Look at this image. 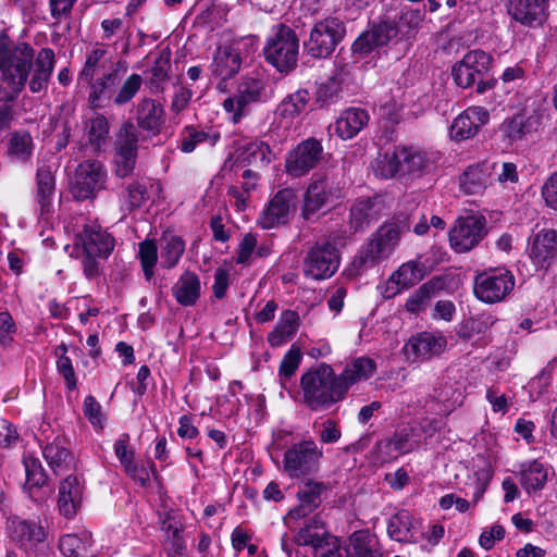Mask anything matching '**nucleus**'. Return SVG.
I'll return each instance as SVG.
<instances>
[{
    "label": "nucleus",
    "mask_w": 557,
    "mask_h": 557,
    "mask_svg": "<svg viewBox=\"0 0 557 557\" xmlns=\"http://www.w3.org/2000/svg\"><path fill=\"white\" fill-rule=\"evenodd\" d=\"M497 170L491 161L470 165L460 176V188L468 195H476L494 182Z\"/></svg>",
    "instance_id": "25"
},
{
    "label": "nucleus",
    "mask_w": 557,
    "mask_h": 557,
    "mask_svg": "<svg viewBox=\"0 0 557 557\" xmlns=\"http://www.w3.org/2000/svg\"><path fill=\"white\" fill-rule=\"evenodd\" d=\"M421 429L418 426L403 428L391 437L376 443L373 454L377 462L384 463L409 454L420 446Z\"/></svg>",
    "instance_id": "11"
},
{
    "label": "nucleus",
    "mask_w": 557,
    "mask_h": 557,
    "mask_svg": "<svg viewBox=\"0 0 557 557\" xmlns=\"http://www.w3.org/2000/svg\"><path fill=\"white\" fill-rule=\"evenodd\" d=\"M398 156L401 160L403 175L421 176L432 169L436 157L413 146H398Z\"/></svg>",
    "instance_id": "24"
},
{
    "label": "nucleus",
    "mask_w": 557,
    "mask_h": 557,
    "mask_svg": "<svg viewBox=\"0 0 557 557\" xmlns=\"http://www.w3.org/2000/svg\"><path fill=\"white\" fill-rule=\"evenodd\" d=\"M84 486L76 475H67L59 486L58 508L65 518H73L81 508Z\"/></svg>",
    "instance_id": "28"
},
{
    "label": "nucleus",
    "mask_w": 557,
    "mask_h": 557,
    "mask_svg": "<svg viewBox=\"0 0 557 557\" xmlns=\"http://www.w3.org/2000/svg\"><path fill=\"white\" fill-rule=\"evenodd\" d=\"M536 126V117L527 116L525 114H517L512 119L503 123L502 131L512 143L524 138L529 133L535 131Z\"/></svg>",
    "instance_id": "43"
},
{
    "label": "nucleus",
    "mask_w": 557,
    "mask_h": 557,
    "mask_svg": "<svg viewBox=\"0 0 557 557\" xmlns=\"http://www.w3.org/2000/svg\"><path fill=\"white\" fill-rule=\"evenodd\" d=\"M374 371L375 363L370 358L359 357L347 363L344 371L337 375L345 396L354 384L369 379Z\"/></svg>",
    "instance_id": "37"
},
{
    "label": "nucleus",
    "mask_w": 557,
    "mask_h": 557,
    "mask_svg": "<svg viewBox=\"0 0 557 557\" xmlns=\"http://www.w3.org/2000/svg\"><path fill=\"white\" fill-rule=\"evenodd\" d=\"M339 267V253L330 242H318L304 259V274L313 280H325L335 274Z\"/></svg>",
    "instance_id": "10"
},
{
    "label": "nucleus",
    "mask_w": 557,
    "mask_h": 557,
    "mask_svg": "<svg viewBox=\"0 0 557 557\" xmlns=\"http://www.w3.org/2000/svg\"><path fill=\"white\" fill-rule=\"evenodd\" d=\"M144 79L139 74L133 73L122 83L115 91L112 103L121 107L131 102L143 86Z\"/></svg>",
    "instance_id": "54"
},
{
    "label": "nucleus",
    "mask_w": 557,
    "mask_h": 557,
    "mask_svg": "<svg viewBox=\"0 0 557 557\" xmlns=\"http://www.w3.org/2000/svg\"><path fill=\"white\" fill-rule=\"evenodd\" d=\"M172 295L184 307L196 305L201 295V282L193 271H184L172 286Z\"/></svg>",
    "instance_id": "33"
},
{
    "label": "nucleus",
    "mask_w": 557,
    "mask_h": 557,
    "mask_svg": "<svg viewBox=\"0 0 557 557\" xmlns=\"http://www.w3.org/2000/svg\"><path fill=\"white\" fill-rule=\"evenodd\" d=\"M297 195L292 188H283L274 194L258 218V224L270 230L288 222L296 210Z\"/></svg>",
    "instance_id": "15"
},
{
    "label": "nucleus",
    "mask_w": 557,
    "mask_h": 557,
    "mask_svg": "<svg viewBox=\"0 0 557 557\" xmlns=\"http://www.w3.org/2000/svg\"><path fill=\"white\" fill-rule=\"evenodd\" d=\"M55 193V178L50 166L40 165L36 173V205L38 216L48 220L53 213V197Z\"/></svg>",
    "instance_id": "23"
},
{
    "label": "nucleus",
    "mask_w": 557,
    "mask_h": 557,
    "mask_svg": "<svg viewBox=\"0 0 557 557\" xmlns=\"http://www.w3.org/2000/svg\"><path fill=\"white\" fill-rule=\"evenodd\" d=\"M447 347L446 337L440 332H421L411 336L404 350L412 361H424L441 355Z\"/></svg>",
    "instance_id": "18"
},
{
    "label": "nucleus",
    "mask_w": 557,
    "mask_h": 557,
    "mask_svg": "<svg viewBox=\"0 0 557 557\" xmlns=\"http://www.w3.org/2000/svg\"><path fill=\"white\" fill-rule=\"evenodd\" d=\"M298 51L295 32L285 24L274 25L263 49L265 60L280 72H288L297 64Z\"/></svg>",
    "instance_id": "4"
},
{
    "label": "nucleus",
    "mask_w": 557,
    "mask_h": 557,
    "mask_svg": "<svg viewBox=\"0 0 557 557\" xmlns=\"http://www.w3.org/2000/svg\"><path fill=\"white\" fill-rule=\"evenodd\" d=\"M139 134L136 126L124 123L116 135L114 153V174L120 178L131 176L135 170L138 153Z\"/></svg>",
    "instance_id": "9"
},
{
    "label": "nucleus",
    "mask_w": 557,
    "mask_h": 557,
    "mask_svg": "<svg viewBox=\"0 0 557 557\" xmlns=\"http://www.w3.org/2000/svg\"><path fill=\"white\" fill-rule=\"evenodd\" d=\"M492 57L483 50H472L454 65L455 83L462 88L472 86L476 79L485 77L491 69Z\"/></svg>",
    "instance_id": "17"
},
{
    "label": "nucleus",
    "mask_w": 557,
    "mask_h": 557,
    "mask_svg": "<svg viewBox=\"0 0 557 557\" xmlns=\"http://www.w3.org/2000/svg\"><path fill=\"white\" fill-rule=\"evenodd\" d=\"M265 86V81L259 76L240 79L236 92L223 101V109L232 114V122L238 123L247 114L249 104L262 101Z\"/></svg>",
    "instance_id": "8"
},
{
    "label": "nucleus",
    "mask_w": 557,
    "mask_h": 557,
    "mask_svg": "<svg viewBox=\"0 0 557 557\" xmlns=\"http://www.w3.org/2000/svg\"><path fill=\"white\" fill-rule=\"evenodd\" d=\"M24 467L26 472V482L30 487H39L46 483L47 475L45 469L35 457H25Z\"/></svg>",
    "instance_id": "59"
},
{
    "label": "nucleus",
    "mask_w": 557,
    "mask_h": 557,
    "mask_svg": "<svg viewBox=\"0 0 557 557\" xmlns=\"http://www.w3.org/2000/svg\"><path fill=\"white\" fill-rule=\"evenodd\" d=\"M171 58L170 53L162 51L154 59L150 69V76L148 77L147 85L152 94L163 92L165 84L170 79Z\"/></svg>",
    "instance_id": "40"
},
{
    "label": "nucleus",
    "mask_w": 557,
    "mask_h": 557,
    "mask_svg": "<svg viewBox=\"0 0 557 557\" xmlns=\"http://www.w3.org/2000/svg\"><path fill=\"white\" fill-rule=\"evenodd\" d=\"M158 523L162 536L184 532L185 529L180 516L172 509L160 511L158 513Z\"/></svg>",
    "instance_id": "60"
},
{
    "label": "nucleus",
    "mask_w": 557,
    "mask_h": 557,
    "mask_svg": "<svg viewBox=\"0 0 557 557\" xmlns=\"http://www.w3.org/2000/svg\"><path fill=\"white\" fill-rule=\"evenodd\" d=\"M323 158V147L315 138L300 141L285 159V170L292 177H301L318 166Z\"/></svg>",
    "instance_id": "14"
},
{
    "label": "nucleus",
    "mask_w": 557,
    "mask_h": 557,
    "mask_svg": "<svg viewBox=\"0 0 557 557\" xmlns=\"http://www.w3.org/2000/svg\"><path fill=\"white\" fill-rule=\"evenodd\" d=\"M368 122L369 114L366 110L360 108H349L336 120L334 131L342 139H351L368 124Z\"/></svg>",
    "instance_id": "36"
},
{
    "label": "nucleus",
    "mask_w": 557,
    "mask_h": 557,
    "mask_svg": "<svg viewBox=\"0 0 557 557\" xmlns=\"http://www.w3.org/2000/svg\"><path fill=\"white\" fill-rule=\"evenodd\" d=\"M237 160L246 162L248 164H260L262 166L268 165L271 162V149L268 144L263 141H249L240 147Z\"/></svg>",
    "instance_id": "47"
},
{
    "label": "nucleus",
    "mask_w": 557,
    "mask_h": 557,
    "mask_svg": "<svg viewBox=\"0 0 557 557\" xmlns=\"http://www.w3.org/2000/svg\"><path fill=\"white\" fill-rule=\"evenodd\" d=\"M322 448L313 440L294 444L284 454V469L290 478H302L318 470Z\"/></svg>",
    "instance_id": "7"
},
{
    "label": "nucleus",
    "mask_w": 557,
    "mask_h": 557,
    "mask_svg": "<svg viewBox=\"0 0 557 557\" xmlns=\"http://www.w3.org/2000/svg\"><path fill=\"white\" fill-rule=\"evenodd\" d=\"M88 141L95 149H100L109 135V122L102 114L91 117L87 124Z\"/></svg>",
    "instance_id": "55"
},
{
    "label": "nucleus",
    "mask_w": 557,
    "mask_h": 557,
    "mask_svg": "<svg viewBox=\"0 0 557 557\" xmlns=\"http://www.w3.org/2000/svg\"><path fill=\"white\" fill-rule=\"evenodd\" d=\"M34 143L30 134L26 131H15L11 134L8 143V157L12 161L25 163L30 160Z\"/></svg>",
    "instance_id": "41"
},
{
    "label": "nucleus",
    "mask_w": 557,
    "mask_h": 557,
    "mask_svg": "<svg viewBox=\"0 0 557 557\" xmlns=\"http://www.w3.org/2000/svg\"><path fill=\"white\" fill-rule=\"evenodd\" d=\"M107 50L95 48L86 55V61L78 75V79L84 83H91L100 71L106 69Z\"/></svg>",
    "instance_id": "51"
},
{
    "label": "nucleus",
    "mask_w": 557,
    "mask_h": 557,
    "mask_svg": "<svg viewBox=\"0 0 557 557\" xmlns=\"http://www.w3.org/2000/svg\"><path fill=\"white\" fill-rule=\"evenodd\" d=\"M380 208L373 199H360L350 209V224L355 231L363 230L379 219Z\"/></svg>",
    "instance_id": "42"
},
{
    "label": "nucleus",
    "mask_w": 557,
    "mask_h": 557,
    "mask_svg": "<svg viewBox=\"0 0 557 557\" xmlns=\"http://www.w3.org/2000/svg\"><path fill=\"white\" fill-rule=\"evenodd\" d=\"M424 276V267L417 260L408 261L401 264L389 277L385 298H392L404 289H407L419 283Z\"/></svg>",
    "instance_id": "26"
},
{
    "label": "nucleus",
    "mask_w": 557,
    "mask_h": 557,
    "mask_svg": "<svg viewBox=\"0 0 557 557\" xmlns=\"http://www.w3.org/2000/svg\"><path fill=\"white\" fill-rule=\"evenodd\" d=\"M341 198V188L329 176L312 181L305 194L301 215L305 220H313L319 211L331 206Z\"/></svg>",
    "instance_id": "13"
},
{
    "label": "nucleus",
    "mask_w": 557,
    "mask_h": 557,
    "mask_svg": "<svg viewBox=\"0 0 557 557\" xmlns=\"http://www.w3.org/2000/svg\"><path fill=\"white\" fill-rule=\"evenodd\" d=\"M557 256V232L555 230H542L533 238L530 247V258L541 267H547L549 261Z\"/></svg>",
    "instance_id": "32"
},
{
    "label": "nucleus",
    "mask_w": 557,
    "mask_h": 557,
    "mask_svg": "<svg viewBox=\"0 0 557 557\" xmlns=\"http://www.w3.org/2000/svg\"><path fill=\"white\" fill-rule=\"evenodd\" d=\"M148 190L145 184L134 182L127 185L123 196L121 209L124 213H131L140 208L148 200Z\"/></svg>",
    "instance_id": "52"
},
{
    "label": "nucleus",
    "mask_w": 557,
    "mask_h": 557,
    "mask_svg": "<svg viewBox=\"0 0 557 557\" xmlns=\"http://www.w3.org/2000/svg\"><path fill=\"white\" fill-rule=\"evenodd\" d=\"M161 246L164 267L168 269L175 267L185 251L184 240L174 233L166 232L161 237Z\"/></svg>",
    "instance_id": "46"
},
{
    "label": "nucleus",
    "mask_w": 557,
    "mask_h": 557,
    "mask_svg": "<svg viewBox=\"0 0 557 557\" xmlns=\"http://www.w3.org/2000/svg\"><path fill=\"white\" fill-rule=\"evenodd\" d=\"M325 530L323 522L314 517L312 521L300 530L299 539L305 545L321 547L324 541Z\"/></svg>",
    "instance_id": "58"
},
{
    "label": "nucleus",
    "mask_w": 557,
    "mask_h": 557,
    "mask_svg": "<svg viewBox=\"0 0 557 557\" xmlns=\"http://www.w3.org/2000/svg\"><path fill=\"white\" fill-rule=\"evenodd\" d=\"M444 283L440 277H434L422 284L406 301V309L417 313L423 310L430 300L443 288Z\"/></svg>",
    "instance_id": "39"
},
{
    "label": "nucleus",
    "mask_w": 557,
    "mask_h": 557,
    "mask_svg": "<svg viewBox=\"0 0 557 557\" xmlns=\"http://www.w3.org/2000/svg\"><path fill=\"white\" fill-rule=\"evenodd\" d=\"M304 404L313 411L331 408L346 396L333 368L326 363L312 367L301 375Z\"/></svg>",
    "instance_id": "2"
},
{
    "label": "nucleus",
    "mask_w": 557,
    "mask_h": 557,
    "mask_svg": "<svg viewBox=\"0 0 557 557\" xmlns=\"http://www.w3.org/2000/svg\"><path fill=\"white\" fill-rule=\"evenodd\" d=\"M165 122L163 106L151 98H143L136 107L137 126L149 135L156 136L161 132Z\"/></svg>",
    "instance_id": "27"
},
{
    "label": "nucleus",
    "mask_w": 557,
    "mask_h": 557,
    "mask_svg": "<svg viewBox=\"0 0 557 557\" xmlns=\"http://www.w3.org/2000/svg\"><path fill=\"white\" fill-rule=\"evenodd\" d=\"M7 529L13 541L25 549H32L42 543L47 533L42 525L35 521L12 517L8 519Z\"/></svg>",
    "instance_id": "22"
},
{
    "label": "nucleus",
    "mask_w": 557,
    "mask_h": 557,
    "mask_svg": "<svg viewBox=\"0 0 557 557\" xmlns=\"http://www.w3.org/2000/svg\"><path fill=\"white\" fill-rule=\"evenodd\" d=\"M411 516L406 510H400L393 515L387 523V533L391 539L398 542L412 541Z\"/></svg>",
    "instance_id": "48"
},
{
    "label": "nucleus",
    "mask_w": 557,
    "mask_h": 557,
    "mask_svg": "<svg viewBox=\"0 0 557 557\" xmlns=\"http://www.w3.org/2000/svg\"><path fill=\"white\" fill-rule=\"evenodd\" d=\"M548 0H507V13L516 23L535 28L547 17Z\"/></svg>",
    "instance_id": "19"
},
{
    "label": "nucleus",
    "mask_w": 557,
    "mask_h": 557,
    "mask_svg": "<svg viewBox=\"0 0 557 557\" xmlns=\"http://www.w3.org/2000/svg\"><path fill=\"white\" fill-rule=\"evenodd\" d=\"M488 119L490 113L483 107H469L453 121L450 137L455 140L471 138Z\"/></svg>",
    "instance_id": "21"
},
{
    "label": "nucleus",
    "mask_w": 557,
    "mask_h": 557,
    "mask_svg": "<svg viewBox=\"0 0 557 557\" xmlns=\"http://www.w3.org/2000/svg\"><path fill=\"white\" fill-rule=\"evenodd\" d=\"M91 546V533L83 531L65 534L59 541V549L64 557H81Z\"/></svg>",
    "instance_id": "44"
},
{
    "label": "nucleus",
    "mask_w": 557,
    "mask_h": 557,
    "mask_svg": "<svg viewBox=\"0 0 557 557\" xmlns=\"http://www.w3.org/2000/svg\"><path fill=\"white\" fill-rule=\"evenodd\" d=\"M425 18V13L419 9H405L399 14L398 34L410 39L416 36Z\"/></svg>",
    "instance_id": "50"
},
{
    "label": "nucleus",
    "mask_w": 557,
    "mask_h": 557,
    "mask_svg": "<svg viewBox=\"0 0 557 557\" xmlns=\"http://www.w3.org/2000/svg\"><path fill=\"white\" fill-rule=\"evenodd\" d=\"M83 251L107 259L114 248V238L97 223L85 224L78 235Z\"/></svg>",
    "instance_id": "20"
},
{
    "label": "nucleus",
    "mask_w": 557,
    "mask_h": 557,
    "mask_svg": "<svg viewBox=\"0 0 557 557\" xmlns=\"http://www.w3.org/2000/svg\"><path fill=\"white\" fill-rule=\"evenodd\" d=\"M220 138V135L214 133L210 134L205 131L196 129L193 126H188L184 129L181 139L182 151L189 153L193 152L196 147L205 141H208L213 146Z\"/></svg>",
    "instance_id": "53"
},
{
    "label": "nucleus",
    "mask_w": 557,
    "mask_h": 557,
    "mask_svg": "<svg viewBox=\"0 0 557 557\" xmlns=\"http://www.w3.org/2000/svg\"><path fill=\"white\" fill-rule=\"evenodd\" d=\"M42 456L55 474L70 471L74 466V456L70 451L69 442L63 436H57L42 447Z\"/></svg>",
    "instance_id": "29"
},
{
    "label": "nucleus",
    "mask_w": 557,
    "mask_h": 557,
    "mask_svg": "<svg viewBox=\"0 0 557 557\" xmlns=\"http://www.w3.org/2000/svg\"><path fill=\"white\" fill-rule=\"evenodd\" d=\"M54 64L55 53L51 48H41L36 53L28 42L0 33V101H14L26 83L30 92H46Z\"/></svg>",
    "instance_id": "1"
},
{
    "label": "nucleus",
    "mask_w": 557,
    "mask_h": 557,
    "mask_svg": "<svg viewBox=\"0 0 557 557\" xmlns=\"http://www.w3.org/2000/svg\"><path fill=\"white\" fill-rule=\"evenodd\" d=\"M242 66V58L237 49L232 46H220L210 64L212 75L221 78L228 79L236 75Z\"/></svg>",
    "instance_id": "30"
},
{
    "label": "nucleus",
    "mask_w": 557,
    "mask_h": 557,
    "mask_svg": "<svg viewBox=\"0 0 557 557\" xmlns=\"http://www.w3.org/2000/svg\"><path fill=\"white\" fill-rule=\"evenodd\" d=\"M407 230H409V224L406 218H397L391 222L384 223L372 234L367 243L361 246L351 262L350 271L358 275L388 258L398 245L400 235Z\"/></svg>",
    "instance_id": "3"
},
{
    "label": "nucleus",
    "mask_w": 557,
    "mask_h": 557,
    "mask_svg": "<svg viewBox=\"0 0 557 557\" xmlns=\"http://www.w3.org/2000/svg\"><path fill=\"white\" fill-rule=\"evenodd\" d=\"M57 370L63 376L66 387L71 391H74L77 387V380L75 375V371L72 364V360L66 355L67 347L65 344H61L57 347Z\"/></svg>",
    "instance_id": "56"
},
{
    "label": "nucleus",
    "mask_w": 557,
    "mask_h": 557,
    "mask_svg": "<svg viewBox=\"0 0 557 557\" xmlns=\"http://www.w3.org/2000/svg\"><path fill=\"white\" fill-rule=\"evenodd\" d=\"M375 542L366 535H356L352 540L354 557H382Z\"/></svg>",
    "instance_id": "63"
},
{
    "label": "nucleus",
    "mask_w": 557,
    "mask_h": 557,
    "mask_svg": "<svg viewBox=\"0 0 557 557\" xmlns=\"http://www.w3.org/2000/svg\"><path fill=\"white\" fill-rule=\"evenodd\" d=\"M346 34L345 24L337 17H326L317 22L305 41L306 52L315 59L330 57Z\"/></svg>",
    "instance_id": "5"
},
{
    "label": "nucleus",
    "mask_w": 557,
    "mask_h": 557,
    "mask_svg": "<svg viewBox=\"0 0 557 557\" xmlns=\"http://www.w3.org/2000/svg\"><path fill=\"white\" fill-rule=\"evenodd\" d=\"M300 360L301 355L298 348L292 347L285 354L280 364V379L283 386L285 385V381L289 380L295 374Z\"/></svg>",
    "instance_id": "62"
},
{
    "label": "nucleus",
    "mask_w": 557,
    "mask_h": 557,
    "mask_svg": "<svg viewBox=\"0 0 557 557\" xmlns=\"http://www.w3.org/2000/svg\"><path fill=\"white\" fill-rule=\"evenodd\" d=\"M325 488V485L321 482L307 481L298 491L299 504L289 511V516L299 519L310 515L320 506L321 495Z\"/></svg>",
    "instance_id": "35"
},
{
    "label": "nucleus",
    "mask_w": 557,
    "mask_h": 557,
    "mask_svg": "<svg viewBox=\"0 0 557 557\" xmlns=\"http://www.w3.org/2000/svg\"><path fill=\"white\" fill-rule=\"evenodd\" d=\"M162 547L168 557H186L187 544L184 532L162 536Z\"/></svg>",
    "instance_id": "61"
},
{
    "label": "nucleus",
    "mask_w": 557,
    "mask_h": 557,
    "mask_svg": "<svg viewBox=\"0 0 557 557\" xmlns=\"http://www.w3.org/2000/svg\"><path fill=\"white\" fill-rule=\"evenodd\" d=\"M486 221L482 215L460 216L449 231V243L454 251L468 252L486 236Z\"/></svg>",
    "instance_id": "12"
},
{
    "label": "nucleus",
    "mask_w": 557,
    "mask_h": 557,
    "mask_svg": "<svg viewBox=\"0 0 557 557\" xmlns=\"http://www.w3.org/2000/svg\"><path fill=\"white\" fill-rule=\"evenodd\" d=\"M119 82L117 70L103 73L97 79L94 78L88 94V104L91 109H101L112 102L113 88Z\"/></svg>",
    "instance_id": "31"
},
{
    "label": "nucleus",
    "mask_w": 557,
    "mask_h": 557,
    "mask_svg": "<svg viewBox=\"0 0 557 557\" xmlns=\"http://www.w3.org/2000/svg\"><path fill=\"white\" fill-rule=\"evenodd\" d=\"M373 32L376 42L381 46L388 44L393 38L398 35V27L396 22L384 20L379 24H375L371 27Z\"/></svg>",
    "instance_id": "64"
},
{
    "label": "nucleus",
    "mask_w": 557,
    "mask_h": 557,
    "mask_svg": "<svg viewBox=\"0 0 557 557\" xmlns=\"http://www.w3.org/2000/svg\"><path fill=\"white\" fill-rule=\"evenodd\" d=\"M376 177L388 180L397 174L403 175L398 146L392 152L380 153L372 164Z\"/></svg>",
    "instance_id": "45"
},
{
    "label": "nucleus",
    "mask_w": 557,
    "mask_h": 557,
    "mask_svg": "<svg viewBox=\"0 0 557 557\" xmlns=\"http://www.w3.org/2000/svg\"><path fill=\"white\" fill-rule=\"evenodd\" d=\"M515 276L504 268H496L478 273L473 281L474 296L485 304H496L506 298L513 289Z\"/></svg>",
    "instance_id": "6"
},
{
    "label": "nucleus",
    "mask_w": 557,
    "mask_h": 557,
    "mask_svg": "<svg viewBox=\"0 0 557 557\" xmlns=\"http://www.w3.org/2000/svg\"><path fill=\"white\" fill-rule=\"evenodd\" d=\"M107 171L99 161H84L75 172L72 193L78 200L92 198L104 187Z\"/></svg>",
    "instance_id": "16"
},
{
    "label": "nucleus",
    "mask_w": 557,
    "mask_h": 557,
    "mask_svg": "<svg viewBox=\"0 0 557 557\" xmlns=\"http://www.w3.org/2000/svg\"><path fill=\"white\" fill-rule=\"evenodd\" d=\"M309 99L307 90H297L281 101L277 107V113L284 119H294L305 111Z\"/></svg>",
    "instance_id": "49"
},
{
    "label": "nucleus",
    "mask_w": 557,
    "mask_h": 557,
    "mask_svg": "<svg viewBox=\"0 0 557 557\" xmlns=\"http://www.w3.org/2000/svg\"><path fill=\"white\" fill-rule=\"evenodd\" d=\"M138 257L145 277L150 280L153 276V268L158 260V247L156 243L149 239L141 242L138 247Z\"/></svg>",
    "instance_id": "57"
},
{
    "label": "nucleus",
    "mask_w": 557,
    "mask_h": 557,
    "mask_svg": "<svg viewBox=\"0 0 557 557\" xmlns=\"http://www.w3.org/2000/svg\"><path fill=\"white\" fill-rule=\"evenodd\" d=\"M519 476L522 487L528 494H531L544 487L548 476V467L539 460L524 462L520 466Z\"/></svg>",
    "instance_id": "38"
},
{
    "label": "nucleus",
    "mask_w": 557,
    "mask_h": 557,
    "mask_svg": "<svg viewBox=\"0 0 557 557\" xmlns=\"http://www.w3.org/2000/svg\"><path fill=\"white\" fill-rule=\"evenodd\" d=\"M300 326V317L295 310L282 311L274 329L268 334L267 341L272 347H280L296 335Z\"/></svg>",
    "instance_id": "34"
}]
</instances>
